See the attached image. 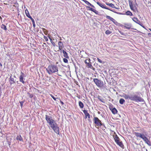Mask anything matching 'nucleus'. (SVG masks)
<instances>
[{"label":"nucleus","instance_id":"obj_1","mask_svg":"<svg viewBox=\"0 0 151 151\" xmlns=\"http://www.w3.org/2000/svg\"><path fill=\"white\" fill-rule=\"evenodd\" d=\"M48 73L51 74L52 73H54L58 71V68L55 65L51 64L48 66L47 68H46Z\"/></svg>","mask_w":151,"mask_h":151},{"label":"nucleus","instance_id":"obj_2","mask_svg":"<svg viewBox=\"0 0 151 151\" xmlns=\"http://www.w3.org/2000/svg\"><path fill=\"white\" fill-rule=\"evenodd\" d=\"M131 100L134 101L136 102L144 101V99L141 97L139 94H136L134 93L131 94Z\"/></svg>","mask_w":151,"mask_h":151},{"label":"nucleus","instance_id":"obj_3","mask_svg":"<svg viewBox=\"0 0 151 151\" xmlns=\"http://www.w3.org/2000/svg\"><path fill=\"white\" fill-rule=\"evenodd\" d=\"M48 124H49L50 127L54 130L55 132L57 134H59V127H58L57 124L55 122V121L54 120L52 121H51L50 122V123H48Z\"/></svg>","mask_w":151,"mask_h":151},{"label":"nucleus","instance_id":"obj_4","mask_svg":"<svg viewBox=\"0 0 151 151\" xmlns=\"http://www.w3.org/2000/svg\"><path fill=\"white\" fill-rule=\"evenodd\" d=\"M93 81L96 85L99 87H102L104 85L103 82L97 78H94L93 79Z\"/></svg>","mask_w":151,"mask_h":151},{"label":"nucleus","instance_id":"obj_5","mask_svg":"<svg viewBox=\"0 0 151 151\" xmlns=\"http://www.w3.org/2000/svg\"><path fill=\"white\" fill-rule=\"evenodd\" d=\"M134 134L137 137H139L145 141L148 139L143 134L140 133L138 132H134Z\"/></svg>","mask_w":151,"mask_h":151},{"label":"nucleus","instance_id":"obj_6","mask_svg":"<svg viewBox=\"0 0 151 151\" xmlns=\"http://www.w3.org/2000/svg\"><path fill=\"white\" fill-rule=\"evenodd\" d=\"M94 123L97 126H101L103 125L101 121L97 117H95L94 119Z\"/></svg>","mask_w":151,"mask_h":151},{"label":"nucleus","instance_id":"obj_7","mask_svg":"<svg viewBox=\"0 0 151 151\" xmlns=\"http://www.w3.org/2000/svg\"><path fill=\"white\" fill-rule=\"evenodd\" d=\"M25 77V74L21 72L20 77H19V81L20 82H22L24 84L25 82L24 80L25 79L24 77Z\"/></svg>","mask_w":151,"mask_h":151},{"label":"nucleus","instance_id":"obj_8","mask_svg":"<svg viewBox=\"0 0 151 151\" xmlns=\"http://www.w3.org/2000/svg\"><path fill=\"white\" fill-rule=\"evenodd\" d=\"M133 21L136 23H137L139 24L143 28H145L144 26H143L142 24L139 20V19L136 17H134L132 18Z\"/></svg>","mask_w":151,"mask_h":151},{"label":"nucleus","instance_id":"obj_9","mask_svg":"<svg viewBox=\"0 0 151 151\" xmlns=\"http://www.w3.org/2000/svg\"><path fill=\"white\" fill-rule=\"evenodd\" d=\"M45 119L48 123L54 120L52 119V116L47 115H45Z\"/></svg>","mask_w":151,"mask_h":151},{"label":"nucleus","instance_id":"obj_10","mask_svg":"<svg viewBox=\"0 0 151 151\" xmlns=\"http://www.w3.org/2000/svg\"><path fill=\"white\" fill-rule=\"evenodd\" d=\"M83 111L85 115V119L87 118V117L88 119H90V115L89 113L86 110H84Z\"/></svg>","mask_w":151,"mask_h":151},{"label":"nucleus","instance_id":"obj_11","mask_svg":"<svg viewBox=\"0 0 151 151\" xmlns=\"http://www.w3.org/2000/svg\"><path fill=\"white\" fill-rule=\"evenodd\" d=\"M97 4L100 7L103 8H104L107 9H109V8L106 7V6H105L103 4L100 3L99 2H97Z\"/></svg>","mask_w":151,"mask_h":151},{"label":"nucleus","instance_id":"obj_12","mask_svg":"<svg viewBox=\"0 0 151 151\" xmlns=\"http://www.w3.org/2000/svg\"><path fill=\"white\" fill-rule=\"evenodd\" d=\"M86 7L87 8H88L89 9V10L91 11L92 12H94L96 14H98L99 12L98 11H96L95 9H93V8H91L89 6H87Z\"/></svg>","mask_w":151,"mask_h":151},{"label":"nucleus","instance_id":"obj_13","mask_svg":"<svg viewBox=\"0 0 151 151\" xmlns=\"http://www.w3.org/2000/svg\"><path fill=\"white\" fill-rule=\"evenodd\" d=\"M58 46L59 50H61L63 47V45L62 42L60 41L58 42Z\"/></svg>","mask_w":151,"mask_h":151},{"label":"nucleus","instance_id":"obj_14","mask_svg":"<svg viewBox=\"0 0 151 151\" xmlns=\"http://www.w3.org/2000/svg\"><path fill=\"white\" fill-rule=\"evenodd\" d=\"M88 63L86 64V65L88 67V68H91L92 67H93V66L91 64V62H90V58H88Z\"/></svg>","mask_w":151,"mask_h":151},{"label":"nucleus","instance_id":"obj_15","mask_svg":"<svg viewBox=\"0 0 151 151\" xmlns=\"http://www.w3.org/2000/svg\"><path fill=\"white\" fill-rule=\"evenodd\" d=\"M124 27L126 29H129L131 27V25L129 24H125Z\"/></svg>","mask_w":151,"mask_h":151},{"label":"nucleus","instance_id":"obj_16","mask_svg":"<svg viewBox=\"0 0 151 151\" xmlns=\"http://www.w3.org/2000/svg\"><path fill=\"white\" fill-rule=\"evenodd\" d=\"M106 18L108 19L109 20H110L111 21H112L114 23H115L114 21H115L114 19L113 18L111 17L110 16H109L107 15L106 16Z\"/></svg>","mask_w":151,"mask_h":151},{"label":"nucleus","instance_id":"obj_17","mask_svg":"<svg viewBox=\"0 0 151 151\" xmlns=\"http://www.w3.org/2000/svg\"><path fill=\"white\" fill-rule=\"evenodd\" d=\"M123 97L126 99H129L131 100V94L130 95L125 94Z\"/></svg>","mask_w":151,"mask_h":151},{"label":"nucleus","instance_id":"obj_18","mask_svg":"<svg viewBox=\"0 0 151 151\" xmlns=\"http://www.w3.org/2000/svg\"><path fill=\"white\" fill-rule=\"evenodd\" d=\"M63 53L64 54V56L66 58H69V57L68 55V53H67V52H65V51H64V50H63Z\"/></svg>","mask_w":151,"mask_h":151},{"label":"nucleus","instance_id":"obj_19","mask_svg":"<svg viewBox=\"0 0 151 151\" xmlns=\"http://www.w3.org/2000/svg\"><path fill=\"white\" fill-rule=\"evenodd\" d=\"M111 111L112 113L114 114H117L118 112L117 109L115 107L112 109Z\"/></svg>","mask_w":151,"mask_h":151},{"label":"nucleus","instance_id":"obj_20","mask_svg":"<svg viewBox=\"0 0 151 151\" xmlns=\"http://www.w3.org/2000/svg\"><path fill=\"white\" fill-rule=\"evenodd\" d=\"M114 139L116 142L119 141V138L116 134L115 136H114Z\"/></svg>","mask_w":151,"mask_h":151},{"label":"nucleus","instance_id":"obj_21","mask_svg":"<svg viewBox=\"0 0 151 151\" xmlns=\"http://www.w3.org/2000/svg\"><path fill=\"white\" fill-rule=\"evenodd\" d=\"M116 143L121 147H122L124 146V145H123L122 142L118 141V142H117Z\"/></svg>","mask_w":151,"mask_h":151},{"label":"nucleus","instance_id":"obj_22","mask_svg":"<svg viewBox=\"0 0 151 151\" xmlns=\"http://www.w3.org/2000/svg\"><path fill=\"white\" fill-rule=\"evenodd\" d=\"M25 13L27 16L29 18L31 17L30 16L29 13V12L27 9H26L25 10Z\"/></svg>","mask_w":151,"mask_h":151},{"label":"nucleus","instance_id":"obj_23","mask_svg":"<svg viewBox=\"0 0 151 151\" xmlns=\"http://www.w3.org/2000/svg\"><path fill=\"white\" fill-rule=\"evenodd\" d=\"M106 4L108 5V6H110V7H114V4H113L112 3H108V2H106Z\"/></svg>","mask_w":151,"mask_h":151},{"label":"nucleus","instance_id":"obj_24","mask_svg":"<svg viewBox=\"0 0 151 151\" xmlns=\"http://www.w3.org/2000/svg\"><path fill=\"white\" fill-rule=\"evenodd\" d=\"M79 105L81 108H83V107L84 105L83 103L81 101L79 102Z\"/></svg>","mask_w":151,"mask_h":151},{"label":"nucleus","instance_id":"obj_25","mask_svg":"<svg viewBox=\"0 0 151 151\" xmlns=\"http://www.w3.org/2000/svg\"><path fill=\"white\" fill-rule=\"evenodd\" d=\"M1 28L4 29V30H7V28L6 26L4 24H2L1 26Z\"/></svg>","mask_w":151,"mask_h":151},{"label":"nucleus","instance_id":"obj_26","mask_svg":"<svg viewBox=\"0 0 151 151\" xmlns=\"http://www.w3.org/2000/svg\"><path fill=\"white\" fill-rule=\"evenodd\" d=\"M145 142L149 146H151V143L147 139V140L145 141Z\"/></svg>","mask_w":151,"mask_h":151},{"label":"nucleus","instance_id":"obj_27","mask_svg":"<svg viewBox=\"0 0 151 151\" xmlns=\"http://www.w3.org/2000/svg\"><path fill=\"white\" fill-rule=\"evenodd\" d=\"M17 139L20 140V141H22V139L20 135L17 136L16 138Z\"/></svg>","mask_w":151,"mask_h":151},{"label":"nucleus","instance_id":"obj_28","mask_svg":"<svg viewBox=\"0 0 151 151\" xmlns=\"http://www.w3.org/2000/svg\"><path fill=\"white\" fill-rule=\"evenodd\" d=\"M125 102V100L123 99H121L119 101V102L121 104H123Z\"/></svg>","mask_w":151,"mask_h":151},{"label":"nucleus","instance_id":"obj_29","mask_svg":"<svg viewBox=\"0 0 151 151\" xmlns=\"http://www.w3.org/2000/svg\"><path fill=\"white\" fill-rule=\"evenodd\" d=\"M126 15H130V16H132V12H131L130 11H128L126 12Z\"/></svg>","mask_w":151,"mask_h":151},{"label":"nucleus","instance_id":"obj_30","mask_svg":"<svg viewBox=\"0 0 151 151\" xmlns=\"http://www.w3.org/2000/svg\"><path fill=\"white\" fill-rule=\"evenodd\" d=\"M10 80L12 81L13 82V83H11L10 82V83L11 84V85L12 83H15V81H14V79L13 78L12 76H11L10 77Z\"/></svg>","mask_w":151,"mask_h":151},{"label":"nucleus","instance_id":"obj_31","mask_svg":"<svg viewBox=\"0 0 151 151\" xmlns=\"http://www.w3.org/2000/svg\"><path fill=\"white\" fill-rule=\"evenodd\" d=\"M129 4L130 7H131L132 6H133V2L132 1H131L129 0Z\"/></svg>","mask_w":151,"mask_h":151},{"label":"nucleus","instance_id":"obj_32","mask_svg":"<svg viewBox=\"0 0 151 151\" xmlns=\"http://www.w3.org/2000/svg\"><path fill=\"white\" fill-rule=\"evenodd\" d=\"M84 1L85 3L86 4L90 6V5L91 4L89 2H88V1H87L86 0H84V1Z\"/></svg>","mask_w":151,"mask_h":151},{"label":"nucleus","instance_id":"obj_33","mask_svg":"<svg viewBox=\"0 0 151 151\" xmlns=\"http://www.w3.org/2000/svg\"><path fill=\"white\" fill-rule=\"evenodd\" d=\"M111 33V32L109 30H107L105 32V33L107 35H109Z\"/></svg>","mask_w":151,"mask_h":151},{"label":"nucleus","instance_id":"obj_34","mask_svg":"<svg viewBox=\"0 0 151 151\" xmlns=\"http://www.w3.org/2000/svg\"><path fill=\"white\" fill-rule=\"evenodd\" d=\"M63 60L64 63H68V60L66 58H64L63 59Z\"/></svg>","mask_w":151,"mask_h":151},{"label":"nucleus","instance_id":"obj_35","mask_svg":"<svg viewBox=\"0 0 151 151\" xmlns=\"http://www.w3.org/2000/svg\"><path fill=\"white\" fill-rule=\"evenodd\" d=\"M27 94L29 95V97L32 98L33 97V95L32 94H30L29 93H27Z\"/></svg>","mask_w":151,"mask_h":151},{"label":"nucleus","instance_id":"obj_36","mask_svg":"<svg viewBox=\"0 0 151 151\" xmlns=\"http://www.w3.org/2000/svg\"><path fill=\"white\" fill-rule=\"evenodd\" d=\"M50 96L52 97L53 99L55 101H56V99H58V98H56L55 97H54L53 96L52 94H51Z\"/></svg>","mask_w":151,"mask_h":151},{"label":"nucleus","instance_id":"obj_37","mask_svg":"<svg viewBox=\"0 0 151 151\" xmlns=\"http://www.w3.org/2000/svg\"><path fill=\"white\" fill-rule=\"evenodd\" d=\"M109 10H110V11H112V12H113L114 13H116L117 14H121L120 13H119L118 12H116V11H114V10H111V9H109Z\"/></svg>","mask_w":151,"mask_h":151},{"label":"nucleus","instance_id":"obj_38","mask_svg":"<svg viewBox=\"0 0 151 151\" xmlns=\"http://www.w3.org/2000/svg\"><path fill=\"white\" fill-rule=\"evenodd\" d=\"M19 102L20 104V106H21V107L22 108L23 106V103H24V101H20V102Z\"/></svg>","mask_w":151,"mask_h":151},{"label":"nucleus","instance_id":"obj_39","mask_svg":"<svg viewBox=\"0 0 151 151\" xmlns=\"http://www.w3.org/2000/svg\"><path fill=\"white\" fill-rule=\"evenodd\" d=\"M109 108L111 111L112 110V109H113L114 108L113 106L111 105L109 106Z\"/></svg>","mask_w":151,"mask_h":151},{"label":"nucleus","instance_id":"obj_40","mask_svg":"<svg viewBox=\"0 0 151 151\" xmlns=\"http://www.w3.org/2000/svg\"><path fill=\"white\" fill-rule=\"evenodd\" d=\"M29 18H30L31 20L32 23L35 22L34 20L32 17H30Z\"/></svg>","mask_w":151,"mask_h":151},{"label":"nucleus","instance_id":"obj_41","mask_svg":"<svg viewBox=\"0 0 151 151\" xmlns=\"http://www.w3.org/2000/svg\"><path fill=\"white\" fill-rule=\"evenodd\" d=\"M97 60L99 62H100L101 63H102V61L101 60H100V59H99V58H97Z\"/></svg>","mask_w":151,"mask_h":151},{"label":"nucleus","instance_id":"obj_42","mask_svg":"<svg viewBox=\"0 0 151 151\" xmlns=\"http://www.w3.org/2000/svg\"><path fill=\"white\" fill-rule=\"evenodd\" d=\"M51 43L52 44V45L54 47L55 46V43L53 41L51 42Z\"/></svg>","mask_w":151,"mask_h":151},{"label":"nucleus","instance_id":"obj_43","mask_svg":"<svg viewBox=\"0 0 151 151\" xmlns=\"http://www.w3.org/2000/svg\"><path fill=\"white\" fill-rule=\"evenodd\" d=\"M44 39L46 41H47L48 40V39L47 37L44 36Z\"/></svg>","mask_w":151,"mask_h":151},{"label":"nucleus","instance_id":"obj_44","mask_svg":"<svg viewBox=\"0 0 151 151\" xmlns=\"http://www.w3.org/2000/svg\"><path fill=\"white\" fill-rule=\"evenodd\" d=\"M85 63L86 64L88 63V59L84 61Z\"/></svg>","mask_w":151,"mask_h":151},{"label":"nucleus","instance_id":"obj_45","mask_svg":"<svg viewBox=\"0 0 151 151\" xmlns=\"http://www.w3.org/2000/svg\"><path fill=\"white\" fill-rule=\"evenodd\" d=\"M48 31H45V32H44V33L46 35H47V33H48Z\"/></svg>","mask_w":151,"mask_h":151},{"label":"nucleus","instance_id":"obj_46","mask_svg":"<svg viewBox=\"0 0 151 151\" xmlns=\"http://www.w3.org/2000/svg\"><path fill=\"white\" fill-rule=\"evenodd\" d=\"M131 9L132 10H134V7H133V5L131 7H130Z\"/></svg>","mask_w":151,"mask_h":151},{"label":"nucleus","instance_id":"obj_47","mask_svg":"<svg viewBox=\"0 0 151 151\" xmlns=\"http://www.w3.org/2000/svg\"><path fill=\"white\" fill-rule=\"evenodd\" d=\"M32 24H33V27H35V22H32Z\"/></svg>","mask_w":151,"mask_h":151},{"label":"nucleus","instance_id":"obj_48","mask_svg":"<svg viewBox=\"0 0 151 151\" xmlns=\"http://www.w3.org/2000/svg\"><path fill=\"white\" fill-rule=\"evenodd\" d=\"M98 98L99 99V100L101 101V102H103V101L102 100V99H100V98Z\"/></svg>","mask_w":151,"mask_h":151},{"label":"nucleus","instance_id":"obj_49","mask_svg":"<svg viewBox=\"0 0 151 151\" xmlns=\"http://www.w3.org/2000/svg\"><path fill=\"white\" fill-rule=\"evenodd\" d=\"M42 31L44 32H45V31L46 30V29L44 28H42Z\"/></svg>","mask_w":151,"mask_h":151},{"label":"nucleus","instance_id":"obj_50","mask_svg":"<svg viewBox=\"0 0 151 151\" xmlns=\"http://www.w3.org/2000/svg\"><path fill=\"white\" fill-rule=\"evenodd\" d=\"M119 32L121 33V34H122L123 35H124V33L122 32H121L120 31H119Z\"/></svg>","mask_w":151,"mask_h":151},{"label":"nucleus","instance_id":"obj_51","mask_svg":"<svg viewBox=\"0 0 151 151\" xmlns=\"http://www.w3.org/2000/svg\"><path fill=\"white\" fill-rule=\"evenodd\" d=\"M60 102L62 104V105H63L64 104L63 102L61 101H60Z\"/></svg>","mask_w":151,"mask_h":151},{"label":"nucleus","instance_id":"obj_52","mask_svg":"<svg viewBox=\"0 0 151 151\" xmlns=\"http://www.w3.org/2000/svg\"><path fill=\"white\" fill-rule=\"evenodd\" d=\"M90 6H91L92 7H93V8H94L95 7L92 4H91V5H90Z\"/></svg>","mask_w":151,"mask_h":151},{"label":"nucleus","instance_id":"obj_53","mask_svg":"<svg viewBox=\"0 0 151 151\" xmlns=\"http://www.w3.org/2000/svg\"><path fill=\"white\" fill-rule=\"evenodd\" d=\"M148 36L150 37H151V33H149L148 34Z\"/></svg>","mask_w":151,"mask_h":151},{"label":"nucleus","instance_id":"obj_54","mask_svg":"<svg viewBox=\"0 0 151 151\" xmlns=\"http://www.w3.org/2000/svg\"><path fill=\"white\" fill-rule=\"evenodd\" d=\"M48 36V37L50 39H51V38H50V36H49V35H48V36Z\"/></svg>","mask_w":151,"mask_h":151},{"label":"nucleus","instance_id":"obj_55","mask_svg":"<svg viewBox=\"0 0 151 151\" xmlns=\"http://www.w3.org/2000/svg\"><path fill=\"white\" fill-rule=\"evenodd\" d=\"M114 8H115L116 9H119V8L115 7V6H114Z\"/></svg>","mask_w":151,"mask_h":151},{"label":"nucleus","instance_id":"obj_56","mask_svg":"<svg viewBox=\"0 0 151 151\" xmlns=\"http://www.w3.org/2000/svg\"><path fill=\"white\" fill-rule=\"evenodd\" d=\"M2 64L0 62V66H1V67H2Z\"/></svg>","mask_w":151,"mask_h":151},{"label":"nucleus","instance_id":"obj_57","mask_svg":"<svg viewBox=\"0 0 151 151\" xmlns=\"http://www.w3.org/2000/svg\"><path fill=\"white\" fill-rule=\"evenodd\" d=\"M50 41L51 42H53V41H52V39H51H51H50Z\"/></svg>","mask_w":151,"mask_h":151},{"label":"nucleus","instance_id":"obj_58","mask_svg":"<svg viewBox=\"0 0 151 151\" xmlns=\"http://www.w3.org/2000/svg\"><path fill=\"white\" fill-rule=\"evenodd\" d=\"M0 19H2V17L0 16Z\"/></svg>","mask_w":151,"mask_h":151},{"label":"nucleus","instance_id":"obj_59","mask_svg":"<svg viewBox=\"0 0 151 151\" xmlns=\"http://www.w3.org/2000/svg\"><path fill=\"white\" fill-rule=\"evenodd\" d=\"M60 40H62V39H61V37H60Z\"/></svg>","mask_w":151,"mask_h":151},{"label":"nucleus","instance_id":"obj_60","mask_svg":"<svg viewBox=\"0 0 151 151\" xmlns=\"http://www.w3.org/2000/svg\"><path fill=\"white\" fill-rule=\"evenodd\" d=\"M58 62H57L56 63V64H58Z\"/></svg>","mask_w":151,"mask_h":151},{"label":"nucleus","instance_id":"obj_61","mask_svg":"<svg viewBox=\"0 0 151 151\" xmlns=\"http://www.w3.org/2000/svg\"><path fill=\"white\" fill-rule=\"evenodd\" d=\"M135 8L136 9H137V8H136V7H135Z\"/></svg>","mask_w":151,"mask_h":151},{"label":"nucleus","instance_id":"obj_62","mask_svg":"<svg viewBox=\"0 0 151 151\" xmlns=\"http://www.w3.org/2000/svg\"><path fill=\"white\" fill-rule=\"evenodd\" d=\"M14 77H16L15 76H14Z\"/></svg>","mask_w":151,"mask_h":151},{"label":"nucleus","instance_id":"obj_63","mask_svg":"<svg viewBox=\"0 0 151 151\" xmlns=\"http://www.w3.org/2000/svg\"><path fill=\"white\" fill-rule=\"evenodd\" d=\"M150 31H151V29H150Z\"/></svg>","mask_w":151,"mask_h":151},{"label":"nucleus","instance_id":"obj_64","mask_svg":"<svg viewBox=\"0 0 151 151\" xmlns=\"http://www.w3.org/2000/svg\"><path fill=\"white\" fill-rule=\"evenodd\" d=\"M59 75V76H61V75Z\"/></svg>","mask_w":151,"mask_h":151}]
</instances>
